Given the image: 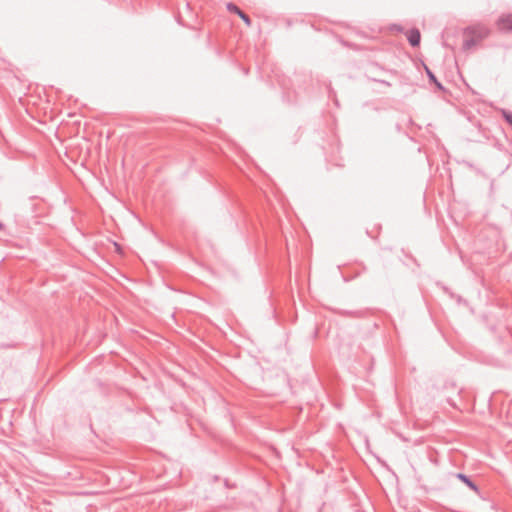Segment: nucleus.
I'll list each match as a JSON object with an SVG mask.
<instances>
[{
	"mask_svg": "<svg viewBox=\"0 0 512 512\" xmlns=\"http://www.w3.org/2000/svg\"><path fill=\"white\" fill-rule=\"evenodd\" d=\"M497 27L501 31H512V15H503L497 21Z\"/></svg>",
	"mask_w": 512,
	"mask_h": 512,
	"instance_id": "nucleus-2",
	"label": "nucleus"
},
{
	"mask_svg": "<svg viewBox=\"0 0 512 512\" xmlns=\"http://www.w3.org/2000/svg\"><path fill=\"white\" fill-rule=\"evenodd\" d=\"M238 16L244 21V23L247 26L251 25V20H250V18L245 13L241 12Z\"/></svg>",
	"mask_w": 512,
	"mask_h": 512,
	"instance_id": "nucleus-6",
	"label": "nucleus"
},
{
	"mask_svg": "<svg viewBox=\"0 0 512 512\" xmlns=\"http://www.w3.org/2000/svg\"><path fill=\"white\" fill-rule=\"evenodd\" d=\"M504 116H505L506 120L509 122V124L512 126V114L504 113Z\"/></svg>",
	"mask_w": 512,
	"mask_h": 512,
	"instance_id": "nucleus-8",
	"label": "nucleus"
},
{
	"mask_svg": "<svg viewBox=\"0 0 512 512\" xmlns=\"http://www.w3.org/2000/svg\"><path fill=\"white\" fill-rule=\"evenodd\" d=\"M408 40L411 45L417 46L420 43V32L417 29H412L407 33Z\"/></svg>",
	"mask_w": 512,
	"mask_h": 512,
	"instance_id": "nucleus-3",
	"label": "nucleus"
},
{
	"mask_svg": "<svg viewBox=\"0 0 512 512\" xmlns=\"http://www.w3.org/2000/svg\"><path fill=\"white\" fill-rule=\"evenodd\" d=\"M464 35L465 39L463 46L465 49H470L478 42L486 38L489 35V31L485 27L477 26L467 29Z\"/></svg>",
	"mask_w": 512,
	"mask_h": 512,
	"instance_id": "nucleus-1",
	"label": "nucleus"
},
{
	"mask_svg": "<svg viewBox=\"0 0 512 512\" xmlns=\"http://www.w3.org/2000/svg\"><path fill=\"white\" fill-rule=\"evenodd\" d=\"M227 9L232 12V13H235L237 15H239L242 11L236 6L234 5L233 3H228L227 4Z\"/></svg>",
	"mask_w": 512,
	"mask_h": 512,
	"instance_id": "nucleus-5",
	"label": "nucleus"
},
{
	"mask_svg": "<svg viewBox=\"0 0 512 512\" xmlns=\"http://www.w3.org/2000/svg\"><path fill=\"white\" fill-rule=\"evenodd\" d=\"M114 246L117 252H121V248L117 243H114Z\"/></svg>",
	"mask_w": 512,
	"mask_h": 512,
	"instance_id": "nucleus-9",
	"label": "nucleus"
},
{
	"mask_svg": "<svg viewBox=\"0 0 512 512\" xmlns=\"http://www.w3.org/2000/svg\"><path fill=\"white\" fill-rule=\"evenodd\" d=\"M457 478L465 483L469 488L478 493V487L464 474L459 473Z\"/></svg>",
	"mask_w": 512,
	"mask_h": 512,
	"instance_id": "nucleus-4",
	"label": "nucleus"
},
{
	"mask_svg": "<svg viewBox=\"0 0 512 512\" xmlns=\"http://www.w3.org/2000/svg\"><path fill=\"white\" fill-rule=\"evenodd\" d=\"M3 227H4L3 224L0 222V230H2Z\"/></svg>",
	"mask_w": 512,
	"mask_h": 512,
	"instance_id": "nucleus-10",
	"label": "nucleus"
},
{
	"mask_svg": "<svg viewBox=\"0 0 512 512\" xmlns=\"http://www.w3.org/2000/svg\"><path fill=\"white\" fill-rule=\"evenodd\" d=\"M426 71H427V74L429 75L430 79L436 83L437 87L442 89V85L436 81V78L433 75V73L428 68H426Z\"/></svg>",
	"mask_w": 512,
	"mask_h": 512,
	"instance_id": "nucleus-7",
	"label": "nucleus"
}]
</instances>
